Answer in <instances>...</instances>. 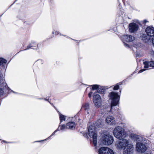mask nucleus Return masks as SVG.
Wrapping results in <instances>:
<instances>
[{
    "label": "nucleus",
    "mask_w": 154,
    "mask_h": 154,
    "mask_svg": "<svg viewBox=\"0 0 154 154\" xmlns=\"http://www.w3.org/2000/svg\"><path fill=\"white\" fill-rule=\"evenodd\" d=\"M104 125V122L101 119H98L95 123V125L98 128H102Z\"/></svg>",
    "instance_id": "16"
},
{
    "label": "nucleus",
    "mask_w": 154,
    "mask_h": 154,
    "mask_svg": "<svg viewBox=\"0 0 154 154\" xmlns=\"http://www.w3.org/2000/svg\"><path fill=\"white\" fill-rule=\"evenodd\" d=\"M7 62L6 60L1 57V69L3 73L1 74V96L9 93V90H11L14 93V91L9 88L5 79V73L7 66L6 65Z\"/></svg>",
    "instance_id": "1"
},
{
    "label": "nucleus",
    "mask_w": 154,
    "mask_h": 154,
    "mask_svg": "<svg viewBox=\"0 0 154 154\" xmlns=\"http://www.w3.org/2000/svg\"><path fill=\"white\" fill-rule=\"evenodd\" d=\"M82 107L85 110L88 111L89 108V105L88 103H86L82 106Z\"/></svg>",
    "instance_id": "24"
},
{
    "label": "nucleus",
    "mask_w": 154,
    "mask_h": 154,
    "mask_svg": "<svg viewBox=\"0 0 154 154\" xmlns=\"http://www.w3.org/2000/svg\"><path fill=\"white\" fill-rule=\"evenodd\" d=\"M35 43V42L34 41L32 42V43L31 44H29V45H28L27 46V48H26V49H25L24 50H26L27 49H29V48H30L32 47H35V46H37V47H38V45L37 44H35V45H33V44Z\"/></svg>",
    "instance_id": "20"
},
{
    "label": "nucleus",
    "mask_w": 154,
    "mask_h": 154,
    "mask_svg": "<svg viewBox=\"0 0 154 154\" xmlns=\"http://www.w3.org/2000/svg\"><path fill=\"white\" fill-rule=\"evenodd\" d=\"M89 112H88V114H89Z\"/></svg>",
    "instance_id": "41"
},
{
    "label": "nucleus",
    "mask_w": 154,
    "mask_h": 154,
    "mask_svg": "<svg viewBox=\"0 0 154 154\" xmlns=\"http://www.w3.org/2000/svg\"><path fill=\"white\" fill-rule=\"evenodd\" d=\"M94 100L96 102L101 101V99L100 95L99 94H96L94 95L93 97V102H94Z\"/></svg>",
    "instance_id": "18"
},
{
    "label": "nucleus",
    "mask_w": 154,
    "mask_h": 154,
    "mask_svg": "<svg viewBox=\"0 0 154 154\" xmlns=\"http://www.w3.org/2000/svg\"><path fill=\"white\" fill-rule=\"evenodd\" d=\"M75 127V123L72 122H69L67 123L66 125V128L70 129H73Z\"/></svg>",
    "instance_id": "17"
},
{
    "label": "nucleus",
    "mask_w": 154,
    "mask_h": 154,
    "mask_svg": "<svg viewBox=\"0 0 154 154\" xmlns=\"http://www.w3.org/2000/svg\"><path fill=\"white\" fill-rule=\"evenodd\" d=\"M150 67H154V61L150 62Z\"/></svg>",
    "instance_id": "28"
},
{
    "label": "nucleus",
    "mask_w": 154,
    "mask_h": 154,
    "mask_svg": "<svg viewBox=\"0 0 154 154\" xmlns=\"http://www.w3.org/2000/svg\"><path fill=\"white\" fill-rule=\"evenodd\" d=\"M136 149L139 152H144L147 149L145 144L140 143H137L136 144Z\"/></svg>",
    "instance_id": "9"
},
{
    "label": "nucleus",
    "mask_w": 154,
    "mask_h": 154,
    "mask_svg": "<svg viewBox=\"0 0 154 154\" xmlns=\"http://www.w3.org/2000/svg\"><path fill=\"white\" fill-rule=\"evenodd\" d=\"M60 124H59V127L57 128H59L60 130H63L65 128H66V126L65 125H60Z\"/></svg>",
    "instance_id": "25"
},
{
    "label": "nucleus",
    "mask_w": 154,
    "mask_h": 154,
    "mask_svg": "<svg viewBox=\"0 0 154 154\" xmlns=\"http://www.w3.org/2000/svg\"><path fill=\"white\" fill-rule=\"evenodd\" d=\"M96 100H94V102H93L95 106L97 107H99L101 105V101H97L96 102Z\"/></svg>",
    "instance_id": "22"
},
{
    "label": "nucleus",
    "mask_w": 154,
    "mask_h": 154,
    "mask_svg": "<svg viewBox=\"0 0 154 154\" xmlns=\"http://www.w3.org/2000/svg\"><path fill=\"white\" fill-rule=\"evenodd\" d=\"M129 143L128 140L125 139H122L116 142V146L118 149H120L125 147Z\"/></svg>",
    "instance_id": "6"
},
{
    "label": "nucleus",
    "mask_w": 154,
    "mask_h": 154,
    "mask_svg": "<svg viewBox=\"0 0 154 154\" xmlns=\"http://www.w3.org/2000/svg\"><path fill=\"white\" fill-rule=\"evenodd\" d=\"M52 33H53V34H54V32H52Z\"/></svg>",
    "instance_id": "38"
},
{
    "label": "nucleus",
    "mask_w": 154,
    "mask_h": 154,
    "mask_svg": "<svg viewBox=\"0 0 154 154\" xmlns=\"http://www.w3.org/2000/svg\"><path fill=\"white\" fill-rule=\"evenodd\" d=\"M131 138L135 141L137 142V143H140L143 140L142 137L139 135L136 134H131Z\"/></svg>",
    "instance_id": "14"
},
{
    "label": "nucleus",
    "mask_w": 154,
    "mask_h": 154,
    "mask_svg": "<svg viewBox=\"0 0 154 154\" xmlns=\"http://www.w3.org/2000/svg\"><path fill=\"white\" fill-rule=\"evenodd\" d=\"M109 99L111 100V110L113 109V107L116 106L119 103L120 96L117 93L112 91L109 93Z\"/></svg>",
    "instance_id": "2"
},
{
    "label": "nucleus",
    "mask_w": 154,
    "mask_h": 154,
    "mask_svg": "<svg viewBox=\"0 0 154 154\" xmlns=\"http://www.w3.org/2000/svg\"><path fill=\"white\" fill-rule=\"evenodd\" d=\"M146 70V69H140L139 71V72H138V73H141L142 72H143V71H145V70Z\"/></svg>",
    "instance_id": "30"
},
{
    "label": "nucleus",
    "mask_w": 154,
    "mask_h": 154,
    "mask_svg": "<svg viewBox=\"0 0 154 154\" xmlns=\"http://www.w3.org/2000/svg\"><path fill=\"white\" fill-rule=\"evenodd\" d=\"M121 90H120V92H121Z\"/></svg>",
    "instance_id": "40"
},
{
    "label": "nucleus",
    "mask_w": 154,
    "mask_h": 154,
    "mask_svg": "<svg viewBox=\"0 0 154 154\" xmlns=\"http://www.w3.org/2000/svg\"><path fill=\"white\" fill-rule=\"evenodd\" d=\"M88 135L91 138H93V142L94 145L95 146L97 144V134L95 132V127L91 125L88 128Z\"/></svg>",
    "instance_id": "4"
},
{
    "label": "nucleus",
    "mask_w": 154,
    "mask_h": 154,
    "mask_svg": "<svg viewBox=\"0 0 154 154\" xmlns=\"http://www.w3.org/2000/svg\"><path fill=\"white\" fill-rule=\"evenodd\" d=\"M59 118L60 119V124H61L63 121H65L66 120V116L64 115L59 113Z\"/></svg>",
    "instance_id": "19"
},
{
    "label": "nucleus",
    "mask_w": 154,
    "mask_h": 154,
    "mask_svg": "<svg viewBox=\"0 0 154 154\" xmlns=\"http://www.w3.org/2000/svg\"><path fill=\"white\" fill-rule=\"evenodd\" d=\"M145 32L147 35L150 37L154 38V28L152 27L148 26L145 29Z\"/></svg>",
    "instance_id": "11"
},
{
    "label": "nucleus",
    "mask_w": 154,
    "mask_h": 154,
    "mask_svg": "<svg viewBox=\"0 0 154 154\" xmlns=\"http://www.w3.org/2000/svg\"><path fill=\"white\" fill-rule=\"evenodd\" d=\"M50 103L51 104V103L50 102Z\"/></svg>",
    "instance_id": "42"
},
{
    "label": "nucleus",
    "mask_w": 154,
    "mask_h": 154,
    "mask_svg": "<svg viewBox=\"0 0 154 154\" xmlns=\"http://www.w3.org/2000/svg\"><path fill=\"white\" fill-rule=\"evenodd\" d=\"M122 83L120 82L119 83L116 84V85H115L113 88L114 90H118L119 88V85H121Z\"/></svg>",
    "instance_id": "26"
},
{
    "label": "nucleus",
    "mask_w": 154,
    "mask_h": 154,
    "mask_svg": "<svg viewBox=\"0 0 154 154\" xmlns=\"http://www.w3.org/2000/svg\"><path fill=\"white\" fill-rule=\"evenodd\" d=\"M152 43L154 47V38H152Z\"/></svg>",
    "instance_id": "33"
},
{
    "label": "nucleus",
    "mask_w": 154,
    "mask_h": 154,
    "mask_svg": "<svg viewBox=\"0 0 154 154\" xmlns=\"http://www.w3.org/2000/svg\"><path fill=\"white\" fill-rule=\"evenodd\" d=\"M59 34V33L58 32H57V31L56 32H55V34L56 35H58Z\"/></svg>",
    "instance_id": "36"
},
{
    "label": "nucleus",
    "mask_w": 154,
    "mask_h": 154,
    "mask_svg": "<svg viewBox=\"0 0 154 154\" xmlns=\"http://www.w3.org/2000/svg\"><path fill=\"white\" fill-rule=\"evenodd\" d=\"M144 65V68H147L149 66H150V62L146 61L143 63Z\"/></svg>",
    "instance_id": "21"
},
{
    "label": "nucleus",
    "mask_w": 154,
    "mask_h": 154,
    "mask_svg": "<svg viewBox=\"0 0 154 154\" xmlns=\"http://www.w3.org/2000/svg\"><path fill=\"white\" fill-rule=\"evenodd\" d=\"M101 140L104 144L107 145H111L114 141L113 136L109 134L103 135Z\"/></svg>",
    "instance_id": "5"
},
{
    "label": "nucleus",
    "mask_w": 154,
    "mask_h": 154,
    "mask_svg": "<svg viewBox=\"0 0 154 154\" xmlns=\"http://www.w3.org/2000/svg\"><path fill=\"white\" fill-rule=\"evenodd\" d=\"M139 27L138 25L135 23H131L129 24V30L131 32H137L138 30Z\"/></svg>",
    "instance_id": "10"
},
{
    "label": "nucleus",
    "mask_w": 154,
    "mask_h": 154,
    "mask_svg": "<svg viewBox=\"0 0 154 154\" xmlns=\"http://www.w3.org/2000/svg\"><path fill=\"white\" fill-rule=\"evenodd\" d=\"M48 102H50V101H49L48 100Z\"/></svg>",
    "instance_id": "43"
},
{
    "label": "nucleus",
    "mask_w": 154,
    "mask_h": 154,
    "mask_svg": "<svg viewBox=\"0 0 154 154\" xmlns=\"http://www.w3.org/2000/svg\"><path fill=\"white\" fill-rule=\"evenodd\" d=\"M98 154H114L111 149L106 147L100 148L98 150Z\"/></svg>",
    "instance_id": "8"
},
{
    "label": "nucleus",
    "mask_w": 154,
    "mask_h": 154,
    "mask_svg": "<svg viewBox=\"0 0 154 154\" xmlns=\"http://www.w3.org/2000/svg\"><path fill=\"white\" fill-rule=\"evenodd\" d=\"M48 102H50V101H49L48 100Z\"/></svg>",
    "instance_id": "44"
},
{
    "label": "nucleus",
    "mask_w": 154,
    "mask_h": 154,
    "mask_svg": "<svg viewBox=\"0 0 154 154\" xmlns=\"http://www.w3.org/2000/svg\"><path fill=\"white\" fill-rule=\"evenodd\" d=\"M113 134L116 138L120 140L125 137L126 136L124 130L120 126H117L114 128Z\"/></svg>",
    "instance_id": "3"
},
{
    "label": "nucleus",
    "mask_w": 154,
    "mask_h": 154,
    "mask_svg": "<svg viewBox=\"0 0 154 154\" xmlns=\"http://www.w3.org/2000/svg\"><path fill=\"white\" fill-rule=\"evenodd\" d=\"M45 100L48 101V99H45Z\"/></svg>",
    "instance_id": "37"
},
{
    "label": "nucleus",
    "mask_w": 154,
    "mask_h": 154,
    "mask_svg": "<svg viewBox=\"0 0 154 154\" xmlns=\"http://www.w3.org/2000/svg\"><path fill=\"white\" fill-rule=\"evenodd\" d=\"M105 89L102 87L98 88L97 90V92L99 93L103 94L105 92Z\"/></svg>",
    "instance_id": "23"
},
{
    "label": "nucleus",
    "mask_w": 154,
    "mask_h": 154,
    "mask_svg": "<svg viewBox=\"0 0 154 154\" xmlns=\"http://www.w3.org/2000/svg\"><path fill=\"white\" fill-rule=\"evenodd\" d=\"M60 131V129L59 128H57V129H56L55 131L51 135V136H52L54 135L55 133L57 131Z\"/></svg>",
    "instance_id": "29"
},
{
    "label": "nucleus",
    "mask_w": 154,
    "mask_h": 154,
    "mask_svg": "<svg viewBox=\"0 0 154 154\" xmlns=\"http://www.w3.org/2000/svg\"><path fill=\"white\" fill-rule=\"evenodd\" d=\"M84 136L85 137H88V134L87 133H85L84 134Z\"/></svg>",
    "instance_id": "34"
},
{
    "label": "nucleus",
    "mask_w": 154,
    "mask_h": 154,
    "mask_svg": "<svg viewBox=\"0 0 154 154\" xmlns=\"http://www.w3.org/2000/svg\"><path fill=\"white\" fill-rule=\"evenodd\" d=\"M122 41L131 42L134 39V37L130 35H124L121 37Z\"/></svg>",
    "instance_id": "12"
},
{
    "label": "nucleus",
    "mask_w": 154,
    "mask_h": 154,
    "mask_svg": "<svg viewBox=\"0 0 154 154\" xmlns=\"http://www.w3.org/2000/svg\"><path fill=\"white\" fill-rule=\"evenodd\" d=\"M122 42H123L124 45L125 47H129L128 45V44H127V43H125L124 41H122Z\"/></svg>",
    "instance_id": "31"
},
{
    "label": "nucleus",
    "mask_w": 154,
    "mask_h": 154,
    "mask_svg": "<svg viewBox=\"0 0 154 154\" xmlns=\"http://www.w3.org/2000/svg\"><path fill=\"white\" fill-rule=\"evenodd\" d=\"M92 93V92H91L88 94V96L90 98L91 97Z\"/></svg>",
    "instance_id": "32"
},
{
    "label": "nucleus",
    "mask_w": 154,
    "mask_h": 154,
    "mask_svg": "<svg viewBox=\"0 0 154 154\" xmlns=\"http://www.w3.org/2000/svg\"><path fill=\"white\" fill-rule=\"evenodd\" d=\"M3 142H6L5 141H4V140H3Z\"/></svg>",
    "instance_id": "39"
},
{
    "label": "nucleus",
    "mask_w": 154,
    "mask_h": 154,
    "mask_svg": "<svg viewBox=\"0 0 154 154\" xmlns=\"http://www.w3.org/2000/svg\"><path fill=\"white\" fill-rule=\"evenodd\" d=\"M92 86V88L93 90H98V89L99 88L98 85H93Z\"/></svg>",
    "instance_id": "27"
},
{
    "label": "nucleus",
    "mask_w": 154,
    "mask_h": 154,
    "mask_svg": "<svg viewBox=\"0 0 154 154\" xmlns=\"http://www.w3.org/2000/svg\"><path fill=\"white\" fill-rule=\"evenodd\" d=\"M133 150V145L128 143L124 147L123 150V154H132Z\"/></svg>",
    "instance_id": "7"
},
{
    "label": "nucleus",
    "mask_w": 154,
    "mask_h": 154,
    "mask_svg": "<svg viewBox=\"0 0 154 154\" xmlns=\"http://www.w3.org/2000/svg\"><path fill=\"white\" fill-rule=\"evenodd\" d=\"M106 123L110 125H114L116 124V121L114 117L112 116H108L106 119Z\"/></svg>",
    "instance_id": "13"
},
{
    "label": "nucleus",
    "mask_w": 154,
    "mask_h": 154,
    "mask_svg": "<svg viewBox=\"0 0 154 154\" xmlns=\"http://www.w3.org/2000/svg\"><path fill=\"white\" fill-rule=\"evenodd\" d=\"M142 39L145 43H148L151 42L152 39V38L149 36H148L145 34H143L141 36Z\"/></svg>",
    "instance_id": "15"
},
{
    "label": "nucleus",
    "mask_w": 154,
    "mask_h": 154,
    "mask_svg": "<svg viewBox=\"0 0 154 154\" xmlns=\"http://www.w3.org/2000/svg\"><path fill=\"white\" fill-rule=\"evenodd\" d=\"M147 22V21L146 20H143V23H146Z\"/></svg>",
    "instance_id": "35"
}]
</instances>
